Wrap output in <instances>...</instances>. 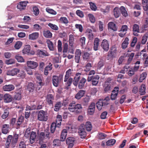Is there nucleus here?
<instances>
[{
	"mask_svg": "<svg viewBox=\"0 0 148 148\" xmlns=\"http://www.w3.org/2000/svg\"><path fill=\"white\" fill-rule=\"evenodd\" d=\"M82 108L81 104H76L75 103H71L68 107V109L71 112L75 114L79 113L82 112Z\"/></svg>",
	"mask_w": 148,
	"mask_h": 148,
	"instance_id": "f257e3e1",
	"label": "nucleus"
},
{
	"mask_svg": "<svg viewBox=\"0 0 148 148\" xmlns=\"http://www.w3.org/2000/svg\"><path fill=\"white\" fill-rule=\"evenodd\" d=\"M18 134H14L13 137L12 135H9L7 138L5 143V145L7 148H8L10 144L15 145L17 142L18 138Z\"/></svg>",
	"mask_w": 148,
	"mask_h": 148,
	"instance_id": "f03ea898",
	"label": "nucleus"
},
{
	"mask_svg": "<svg viewBox=\"0 0 148 148\" xmlns=\"http://www.w3.org/2000/svg\"><path fill=\"white\" fill-rule=\"evenodd\" d=\"M64 78V82H65V85L67 87L70 86L73 81V79L71 77L69 78L71 73V70L69 69L66 73Z\"/></svg>",
	"mask_w": 148,
	"mask_h": 148,
	"instance_id": "7ed1b4c3",
	"label": "nucleus"
},
{
	"mask_svg": "<svg viewBox=\"0 0 148 148\" xmlns=\"http://www.w3.org/2000/svg\"><path fill=\"white\" fill-rule=\"evenodd\" d=\"M109 99V98L107 97L104 100L101 99L99 100L96 103L97 107L99 110H101L102 106H105L108 104L109 103L108 101Z\"/></svg>",
	"mask_w": 148,
	"mask_h": 148,
	"instance_id": "20e7f679",
	"label": "nucleus"
},
{
	"mask_svg": "<svg viewBox=\"0 0 148 148\" xmlns=\"http://www.w3.org/2000/svg\"><path fill=\"white\" fill-rule=\"evenodd\" d=\"M99 77L98 75H96L94 76H88L87 78V81L88 82L91 81V84L92 86H96L98 84Z\"/></svg>",
	"mask_w": 148,
	"mask_h": 148,
	"instance_id": "39448f33",
	"label": "nucleus"
},
{
	"mask_svg": "<svg viewBox=\"0 0 148 148\" xmlns=\"http://www.w3.org/2000/svg\"><path fill=\"white\" fill-rule=\"evenodd\" d=\"M63 75L60 74L59 76L54 75L52 77V83L53 85L57 87L59 83L63 79Z\"/></svg>",
	"mask_w": 148,
	"mask_h": 148,
	"instance_id": "423d86ee",
	"label": "nucleus"
},
{
	"mask_svg": "<svg viewBox=\"0 0 148 148\" xmlns=\"http://www.w3.org/2000/svg\"><path fill=\"white\" fill-rule=\"evenodd\" d=\"M38 119L41 121H46L47 120V114L45 111L40 110L39 111L38 115Z\"/></svg>",
	"mask_w": 148,
	"mask_h": 148,
	"instance_id": "0eeeda50",
	"label": "nucleus"
},
{
	"mask_svg": "<svg viewBox=\"0 0 148 148\" xmlns=\"http://www.w3.org/2000/svg\"><path fill=\"white\" fill-rule=\"evenodd\" d=\"M50 133L49 132H41L39 136V140L40 141H45L47 140L50 138Z\"/></svg>",
	"mask_w": 148,
	"mask_h": 148,
	"instance_id": "6e6552de",
	"label": "nucleus"
},
{
	"mask_svg": "<svg viewBox=\"0 0 148 148\" xmlns=\"http://www.w3.org/2000/svg\"><path fill=\"white\" fill-rule=\"evenodd\" d=\"M144 32L143 30L140 31L139 29V25L137 24H135L133 25V34L135 36H138V33H143Z\"/></svg>",
	"mask_w": 148,
	"mask_h": 148,
	"instance_id": "1a4fd4ad",
	"label": "nucleus"
},
{
	"mask_svg": "<svg viewBox=\"0 0 148 148\" xmlns=\"http://www.w3.org/2000/svg\"><path fill=\"white\" fill-rule=\"evenodd\" d=\"M76 140L75 138L69 137L66 140V144L68 145V148H72Z\"/></svg>",
	"mask_w": 148,
	"mask_h": 148,
	"instance_id": "9d476101",
	"label": "nucleus"
},
{
	"mask_svg": "<svg viewBox=\"0 0 148 148\" xmlns=\"http://www.w3.org/2000/svg\"><path fill=\"white\" fill-rule=\"evenodd\" d=\"M101 46L104 50L107 51L109 48V45L108 41L106 39H103L101 42Z\"/></svg>",
	"mask_w": 148,
	"mask_h": 148,
	"instance_id": "9b49d317",
	"label": "nucleus"
},
{
	"mask_svg": "<svg viewBox=\"0 0 148 148\" xmlns=\"http://www.w3.org/2000/svg\"><path fill=\"white\" fill-rule=\"evenodd\" d=\"M100 40L97 38H95L93 43V50L97 51L99 50V46Z\"/></svg>",
	"mask_w": 148,
	"mask_h": 148,
	"instance_id": "f8f14e48",
	"label": "nucleus"
},
{
	"mask_svg": "<svg viewBox=\"0 0 148 148\" xmlns=\"http://www.w3.org/2000/svg\"><path fill=\"white\" fill-rule=\"evenodd\" d=\"M27 66L32 69H34L38 66V64L35 62L32 61H28L27 62Z\"/></svg>",
	"mask_w": 148,
	"mask_h": 148,
	"instance_id": "ddd939ff",
	"label": "nucleus"
},
{
	"mask_svg": "<svg viewBox=\"0 0 148 148\" xmlns=\"http://www.w3.org/2000/svg\"><path fill=\"white\" fill-rule=\"evenodd\" d=\"M20 71V70L17 68H13L8 70L7 73L8 75L14 76L16 75Z\"/></svg>",
	"mask_w": 148,
	"mask_h": 148,
	"instance_id": "4468645a",
	"label": "nucleus"
},
{
	"mask_svg": "<svg viewBox=\"0 0 148 148\" xmlns=\"http://www.w3.org/2000/svg\"><path fill=\"white\" fill-rule=\"evenodd\" d=\"M36 136V133L32 131L29 136V142L31 144H32L35 143Z\"/></svg>",
	"mask_w": 148,
	"mask_h": 148,
	"instance_id": "2eb2a0df",
	"label": "nucleus"
},
{
	"mask_svg": "<svg viewBox=\"0 0 148 148\" xmlns=\"http://www.w3.org/2000/svg\"><path fill=\"white\" fill-rule=\"evenodd\" d=\"M81 54V51L80 49H77L76 50L75 53V62L77 63H79V62Z\"/></svg>",
	"mask_w": 148,
	"mask_h": 148,
	"instance_id": "dca6fc26",
	"label": "nucleus"
},
{
	"mask_svg": "<svg viewBox=\"0 0 148 148\" xmlns=\"http://www.w3.org/2000/svg\"><path fill=\"white\" fill-rule=\"evenodd\" d=\"M119 89L118 87H116L113 90L112 93L111 95V100H114L115 99L118 93Z\"/></svg>",
	"mask_w": 148,
	"mask_h": 148,
	"instance_id": "f3484780",
	"label": "nucleus"
},
{
	"mask_svg": "<svg viewBox=\"0 0 148 148\" xmlns=\"http://www.w3.org/2000/svg\"><path fill=\"white\" fill-rule=\"evenodd\" d=\"M81 74L80 73H77L75 75V76L74 78L73 82V84L75 86H77L78 85L80 77Z\"/></svg>",
	"mask_w": 148,
	"mask_h": 148,
	"instance_id": "a211bd4d",
	"label": "nucleus"
},
{
	"mask_svg": "<svg viewBox=\"0 0 148 148\" xmlns=\"http://www.w3.org/2000/svg\"><path fill=\"white\" fill-rule=\"evenodd\" d=\"M37 54L40 57H43L45 56H49L48 53L45 50H40L38 49L36 51Z\"/></svg>",
	"mask_w": 148,
	"mask_h": 148,
	"instance_id": "6ab92c4d",
	"label": "nucleus"
},
{
	"mask_svg": "<svg viewBox=\"0 0 148 148\" xmlns=\"http://www.w3.org/2000/svg\"><path fill=\"white\" fill-rule=\"evenodd\" d=\"M3 99L5 103H8L12 101V98L10 94H5L4 95Z\"/></svg>",
	"mask_w": 148,
	"mask_h": 148,
	"instance_id": "aec40b11",
	"label": "nucleus"
},
{
	"mask_svg": "<svg viewBox=\"0 0 148 148\" xmlns=\"http://www.w3.org/2000/svg\"><path fill=\"white\" fill-rule=\"evenodd\" d=\"M9 125L8 124H4L2 127L1 131L3 133L6 134L9 132Z\"/></svg>",
	"mask_w": 148,
	"mask_h": 148,
	"instance_id": "412c9836",
	"label": "nucleus"
},
{
	"mask_svg": "<svg viewBox=\"0 0 148 148\" xmlns=\"http://www.w3.org/2000/svg\"><path fill=\"white\" fill-rule=\"evenodd\" d=\"M84 128L80 127L79 129L78 133L81 138H84L86 135V132L84 128Z\"/></svg>",
	"mask_w": 148,
	"mask_h": 148,
	"instance_id": "4be33fe9",
	"label": "nucleus"
},
{
	"mask_svg": "<svg viewBox=\"0 0 148 148\" xmlns=\"http://www.w3.org/2000/svg\"><path fill=\"white\" fill-rule=\"evenodd\" d=\"M116 50L115 49L110 51L108 53V58L110 59H112L116 55Z\"/></svg>",
	"mask_w": 148,
	"mask_h": 148,
	"instance_id": "5701e85b",
	"label": "nucleus"
},
{
	"mask_svg": "<svg viewBox=\"0 0 148 148\" xmlns=\"http://www.w3.org/2000/svg\"><path fill=\"white\" fill-rule=\"evenodd\" d=\"M86 81V79L85 78L82 77L79 82L78 88L80 89H83L84 88Z\"/></svg>",
	"mask_w": 148,
	"mask_h": 148,
	"instance_id": "b1692460",
	"label": "nucleus"
},
{
	"mask_svg": "<svg viewBox=\"0 0 148 148\" xmlns=\"http://www.w3.org/2000/svg\"><path fill=\"white\" fill-rule=\"evenodd\" d=\"M14 88V86L12 84L5 85L3 87V89L5 91H10Z\"/></svg>",
	"mask_w": 148,
	"mask_h": 148,
	"instance_id": "393cba45",
	"label": "nucleus"
},
{
	"mask_svg": "<svg viewBox=\"0 0 148 148\" xmlns=\"http://www.w3.org/2000/svg\"><path fill=\"white\" fill-rule=\"evenodd\" d=\"M85 92V91L83 90H79L75 96V98L77 99H80L83 97Z\"/></svg>",
	"mask_w": 148,
	"mask_h": 148,
	"instance_id": "a878e982",
	"label": "nucleus"
},
{
	"mask_svg": "<svg viewBox=\"0 0 148 148\" xmlns=\"http://www.w3.org/2000/svg\"><path fill=\"white\" fill-rule=\"evenodd\" d=\"M39 36V33L38 32H34L30 34L29 36V38L32 40H34L37 39Z\"/></svg>",
	"mask_w": 148,
	"mask_h": 148,
	"instance_id": "bb28decb",
	"label": "nucleus"
},
{
	"mask_svg": "<svg viewBox=\"0 0 148 148\" xmlns=\"http://www.w3.org/2000/svg\"><path fill=\"white\" fill-rule=\"evenodd\" d=\"M26 5V1H22L20 2L17 6V8L20 10L24 9L25 8Z\"/></svg>",
	"mask_w": 148,
	"mask_h": 148,
	"instance_id": "cd10ccee",
	"label": "nucleus"
},
{
	"mask_svg": "<svg viewBox=\"0 0 148 148\" xmlns=\"http://www.w3.org/2000/svg\"><path fill=\"white\" fill-rule=\"evenodd\" d=\"M67 131L66 129H64L62 130L60 136V139L62 141L66 139L67 135Z\"/></svg>",
	"mask_w": 148,
	"mask_h": 148,
	"instance_id": "c85d7f7f",
	"label": "nucleus"
},
{
	"mask_svg": "<svg viewBox=\"0 0 148 148\" xmlns=\"http://www.w3.org/2000/svg\"><path fill=\"white\" fill-rule=\"evenodd\" d=\"M48 47L51 51H53L54 49V46L53 43L49 39H47L46 41Z\"/></svg>",
	"mask_w": 148,
	"mask_h": 148,
	"instance_id": "c756f323",
	"label": "nucleus"
},
{
	"mask_svg": "<svg viewBox=\"0 0 148 148\" xmlns=\"http://www.w3.org/2000/svg\"><path fill=\"white\" fill-rule=\"evenodd\" d=\"M61 141L58 139H55L53 142V146L54 147H60L61 145Z\"/></svg>",
	"mask_w": 148,
	"mask_h": 148,
	"instance_id": "7c9ffc66",
	"label": "nucleus"
},
{
	"mask_svg": "<svg viewBox=\"0 0 148 148\" xmlns=\"http://www.w3.org/2000/svg\"><path fill=\"white\" fill-rule=\"evenodd\" d=\"M108 28L114 31H116L117 30V28L116 25L113 22H110L108 24Z\"/></svg>",
	"mask_w": 148,
	"mask_h": 148,
	"instance_id": "2f4dec72",
	"label": "nucleus"
},
{
	"mask_svg": "<svg viewBox=\"0 0 148 148\" xmlns=\"http://www.w3.org/2000/svg\"><path fill=\"white\" fill-rule=\"evenodd\" d=\"M146 87L145 85L144 84H142L140 87L139 92L140 94L142 95L145 94V92Z\"/></svg>",
	"mask_w": 148,
	"mask_h": 148,
	"instance_id": "473e14b6",
	"label": "nucleus"
},
{
	"mask_svg": "<svg viewBox=\"0 0 148 148\" xmlns=\"http://www.w3.org/2000/svg\"><path fill=\"white\" fill-rule=\"evenodd\" d=\"M142 1L143 10L147 11L148 10V0H142Z\"/></svg>",
	"mask_w": 148,
	"mask_h": 148,
	"instance_id": "72a5a7b5",
	"label": "nucleus"
},
{
	"mask_svg": "<svg viewBox=\"0 0 148 148\" xmlns=\"http://www.w3.org/2000/svg\"><path fill=\"white\" fill-rule=\"evenodd\" d=\"M62 121V116L61 115H58L56 117V124L57 125V126L59 127L61 124V122Z\"/></svg>",
	"mask_w": 148,
	"mask_h": 148,
	"instance_id": "f704fd0d",
	"label": "nucleus"
},
{
	"mask_svg": "<svg viewBox=\"0 0 148 148\" xmlns=\"http://www.w3.org/2000/svg\"><path fill=\"white\" fill-rule=\"evenodd\" d=\"M129 41L128 38L127 37H126L124 41L122 44V47L123 49H125L127 47L129 44Z\"/></svg>",
	"mask_w": 148,
	"mask_h": 148,
	"instance_id": "c9c22d12",
	"label": "nucleus"
},
{
	"mask_svg": "<svg viewBox=\"0 0 148 148\" xmlns=\"http://www.w3.org/2000/svg\"><path fill=\"white\" fill-rule=\"evenodd\" d=\"M43 34L44 36L46 38H50L52 37V33L48 30L44 31L43 32Z\"/></svg>",
	"mask_w": 148,
	"mask_h": 148,
	"instance_id": "e433bc0d",
	"label": "nucleus"
},
{
	"mask_svg": "<svg viewBox=\"0 0 148 148\" xmlns=\"http://www.w3.org/2000/svg\"><path fill=\"white\" fill-rule=\"evenodd\" d=\"M54 98L53 96L51 95H47V101L49 104H52L53 103V100Z\"/></svg>",
	"mask_w": 148,
	"mask_h": 148,
	"instance_id": "4c0bfd02",
	"label": "nucleus"
},
{
	"mask_svg": "<svg viewBox=\"0 0 148 148\" xmlns=\"http://www.w3.org/2000/svg\"><path fill=\"white\" fill-rule=\"evenodd\" d=\"M120 10L121 11V13L123 16L126 17L128 16L127 12L126 10L125 7L123 6H121L120 8Z\"/></svg>",
	"mask_w": 148,
	"mask_h": 148,
	"instance_id": "58836bf2",
	"label": "nucleus"
},
{
	"mask_svg": "<svg viewBox=\"0 0 148 148\" xmlns=\"http://www.w3.org/2000/svg\"><path fill=\"white\" fill-rule=\"evenodd\" d=\"M120 9L118 8H115L114 9V15L116 18L118 17L120 14Z\"/></svg>",
	"mask_w": 148,
	"mask_h": 148,
	"instance_id": "ea45409f",
	"label": "nucleus"
},
{
	"mask_svg": "<svg viewBox=\"0 0 148 148\" xmlns=\"http://www.w3.org/2000/svg\"><path fill=\"white\" fill-rule=\"evenodd\" d=\"M21 91L16 92L14 96V99L16 100H20L21 98Z\"/></svg>",
	"mask_w": 148,
	"mask_h": 148,
	"instance_id": "a19ab883",
	"label": "nucleus"
},
{
	"mask_svg": "<svg viewBox=\"0 0 148 148\" xmlns=\"http://www.w3.org/2000/svg\"><path fill=\"white\" fill-rule=\"evenodd\" d=\"M74 38L72 34H70L69 36V44L72 47L73 45Z\"/></svg>",
	"mask_w": 148,
	"mask_h": 148,
	"instance_id": "79ce46f5",
	"label": "nucleus"
},
{
	"mask_svg": "<svg viewBox=\"0 0 148 148\" xmlns=\"http://www.w3.org/2000/svg\"><path fill=\"white\" fill-rule=\"evenodd\" d=\"M92 126L90 122L87 121L86 122L85 124V128L88 131H90L92 129Z\"/></svg>",
	"mask_w": 148,
	"mask_h": 148,
	"instance_id": "37998d69",
	"label": "nucleus"
},
{
	"mask_svg": "<svg viewBox=\"0 0 148 148\" xmlns=\"http://www.w3.org/2000/svg\"><path fill=\"white\" fill-rule=\"evenodd\" d=\"M147 74L146 72L143 73L140 75L139 81L140 82H142L147 77Z\"/></svg>",
	"mask_w": 148,
	"mask_h": 148,
	"instance_id": "c03bdc74",
	"label": "nucleus"
},
{
	"mask_svg": "<svg viewBox=\"0 0 148 148\" xmlns=\"http://www.w3.org/2000/svg\"><path fill=\"white\" fill-rule=\"evenodd\" d=\"M30 46L29 45H28L25 47L22 51L23 53L24 54H28L30 50Z\"/></svg>",
	"mask_w": 148,
	"mask_h": 148,
	"instance_id": "a18cd8bd",
	"label": "nucleus"
},
{
	"mask_svg": "<svg viewBox=\"0 0 148 148\" xmlns=\"http://www.w3.org/2000/svg\"><path fill=\"white\" fill-rule=\"evenodd\" d=\"M57 125L55 123L53 122L51 124L50 128V131L51 133H53L55 131Z\"/></svg>",
	"mask_w": 148,
	"mask_h": 148,
	"instance_id": "49530a36",
	"label": "nucleus"
},
{
	"mask_svg": "<svg viewBox=\"0 0 148 148\" xmlns=\"http://www.w3.org/2000/svg\"><path fill=\"white\" fill-rule=\"evenodd\" d=\"M61 107V104L60 102H58L55 104L54 110L56 111L57 112L59 110Z\"/></svg>",
	"mask_w": 148,
	"mask_h": 148,
	"instance_id": "de8ad7c7",
	"label": "nucleus"
},
{
	"mask_svg": "<svg viewBox=\"0 0 148 148\" xmlns=\"http://www.w3.org/2000/svg\"><path fill=\"white\" fill-rule=\"evenodd\" d=\"M5 63L8 65L12 64L15 63V60L14 59H10L5 60Z\"/></svg>",
	"mask_w": 148,
	"mask_h": 148,
	"instance_id": "09e8293b",
	"label": "nucleus"
},
{
	"mask_svg": "<svg viewBox=\"0 0 148 148\" xmlns=\"http://www.w3.org/2000/svg\"><path fill=\"white\" fill-rule=\"evenodd\" d=\"M9 113V111L7 110H4V112L1 116V117L3 119H6L8 116Z\"/></svg>",
	"mask_w": 148,
	"mask_h": 148,
	"instance_id": "8fccbe9b",
	"label": "nucleus"
},
{
	"mask_svg": "<svg viewBox=\"0 0 148 148\" xmlns=\"http://www.w3.org/2000/svg\"><path fill=\"white\" fill-rule=\"evenodd\" d=\"M48 25L52 29L54 30H58V27L56 25L53 24L51 23H49Z\"/></svg>",
	"mask_w": 148,
	"mask_h": 148,
	"instance_id": "3c124183",
	"label": "nucleus"
},
{
	"mask_svg": "<svg viewBox=\"0 0 148 148\" xmlns=\"http://www.w3.org/2000/svg\"><path fill=\"white\" fill-rule=\"evenodd\" d=\"M27 89L29 91H32L34 89V84L32 83H29L27 86Z\"/></svg>",
	"mask_w": 148,
	"mask_h": 148,
	"instance_id": "603ef678",
	"label": "nucleus"
},
{
	"mask_svg": "<svg viewBox=\"0 0 148 148\" xmlns=\"http://www.w3.org/2000/svg\"><path fill=\"white\" fill-rule=\"evenodd\" d=\"M116 141L115 139H111L107 141L106 142V144L108 146L112 145L115 144Z\"/></svg>",
	"mask_w": 148,
	"mask_h": 148,
	"instance_id": "864d4df0",
	"label": "nucleus"
},
{
	"mask_svg": "<svg viewBox=\"0 0 148 148\" xmlns=\"http://www.w3.org/2000/svg\"><path fill=\"white\" fill-rule=\"evenodd\" d=\"M88 16L90 21L92 23H94L95 21V19L94 16L92 14H88Z\"/></svg>",
	"mask_w": 148,
	"mask_h": 148,
	"instance_id": "5fc2aeb1",
	"label": "nucleus"
},
{
	"mask_svg": "<svg viewBox=\"0 0 148 148\" xmlns=\"http://www.w3.org/2000/svg\"><path fill=\"white\" fill-rule=\"evenodd\" d=\"M90 5V7L91 9L93 11H95L97 9V7L95 4L92 2H90L89 3Z\"/></svg>",
	"mask_w": 148,
	"mask_h": 148,
	"instance_id": "6e6d98bb",
	"label": "nucleus"
},
{
	"mask_svg": "<svg viewBox=\"0 0 148 148\" xmlns=\"http://www.w3.org/2000/svg\"><path fill=\"white\" fill-rule=\"evenodd\" d=\"M22 45V42L20 41H18L14 45L15 48L17 49H19L21 47Z\"/></svg>",
	"mask_w": 148,
	"mask_h": 148,
	"instance_id": "4d7b16f0",
	"label": "nucleus"
},
{
	"mask_svg": "<svg viewBox=\"0 0 148 148\" xmlns=\"http://www.w3.org/2000/svg\"><path fill=\"white\" fill-rule=\"evenodd\" d=\"M37 88L38 90H39L42 86H43L45 84V83L44 82L43 80H42L41 81H39L37 82Z\"/></svg>",
	"mask_w": 148,
	"mask_h": 148,
	"instance_id": "13d9d810",
	"label": "nucleus"
},
{
	"mask_svg": "<svg viewBox=\"0 0 148 148\" xmlns=\"http://www.w3.org/2000/svg\"><path fill=\"white\" fill-rule=\"evenodd\" d=\"M148 38V36L147 34H145L142 37V39L141 41V43L144 45L146 42Z\"/></svg>",
	"mask_w": 148,
	"mask_h": 148,
	"instance_id": "bf43d9fd",
	"label": "nucleus"
},
{
	"mask_svg": "<svg viewBox=\"0 0 148 148\" xmlns=\"http://www.w3.org/2000/svg\"><path fill=\"white\" fill-rule=\"evenodd\" d=\"M46 11L48 13L56 15V12L52 9H49L47 8H46Z\"/></svg>",
	"mask_w": 148,
	"mask_h": 148,
	"instance_id": "052dcab7",
	"label": "nucleus"
},
{
	"mask_svg": "<svg viewBox=\"0 0 148 148\" xmlns=\"http://www.w3.org/2000/svg\"><path fill=\"white\" fill-rule=\"evenodd\" d=\"M58 48L59 52H61L62 50V43L61 41L59 40L58 42Z\"/></svg>",
	"mask_w": 148,
	"mask_h": 148,
	"instance_id": "680f3d73",
	"label": "nucleus"
},
{
	"mask_svg": "<svg viewBox=\"0 0 148 148\" xmlns=\"http://www.w3.org/2000/svg\"><path fill=\"white\" fill-rule=\"evenodd\" d=\"M98 136L99 139L100 140L103 139L105 138L106 137V134L103 133H99Z\"/></svg>",
	"mask_w": 148,
	"mask_h": 148,
	"instance_id": "e2e57ef3",
	"label": "nucleus"
},
{
	"mask_svg": "<svg viewBox=\"0 0 148 148\" xmlns=\"http://www.w3.org/2000/svg\"><path fill=\"white\" fill-rule=\"evenodd\" d=\"M60 21L63 23L66 24L68 23L69 21L66 18L64 17H61L60 18Z\"/></svg>",
	"mask_w": 148,
	"mask_h": 148,
	"instance_id": "0e129e2a",
	"label": "nucleus"
},
{
	"mask_svg": "<svg viewBox=\"0 0 148 148\" xmlns=\"http://www.w3.org/2000/svg\"><path fill=\"white\" fill-rule=\"evenodd\" d=\"M18 75V77L23 79L25 78V73L24 71H19Z\"/></svg>",
	"mask_w": 148,
	"mask_h": 148,
	"instance_id": "69168bd1",
	"label": "nucleus"
},
{
	"mask_svg": "<svg viewBox=\"0 0 148 148\" xmlns=\"http://www.w3.org/2000/svg\"><path fill=\"white\" fill-rule=\"evenodd\" d=\"M15 58L19 62H24V59L23 57L21 56L17 55L16 56Z\"/></svg>",
	"mask_w": 148,
	"mask_h": 148,
	"instance_id": "338daca9",
	"label": "nucleus"
},
{
	"mask_svg": "<svg viewBox=\"0 0 148 148\" xmlns=\"http://www.w3.org/2000/svg\"><path fill=\"white\" fill-rule=\"evenodd\" d=\"M24 120V117L23 116H20L18 119V121H17V123L16 124L18 126H20L21 124L22 123Z\"/></svg>",
	"mask_w": 148,
	"mask_h": 148,
	"instance_id": "774afa93",
	"label": "nucleus"
}]
</instances>
